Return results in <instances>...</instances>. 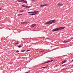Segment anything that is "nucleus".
Masks as SVG:
<instances>
[{"label":"nucleus","mask_w":73,"mask_h":73,"mask_svg":"<svg viewBox=\"0 0 73 73\" xmlns=\"http://www.w3.org/2000/svg\"><path fill=\"white\" fill-rule=\"evenodd\" d=\"M22 7H24L25 6V5H22Z\"/></svg>","instance_id":"17"},{"label":"nucleus","mask_w":73,"mask_h":73,"mask_svg":"<svg viewBox=\"0 0 73 73\" xmlns=\"http://www.w3.org/2000/svg\"><path fill=\"white\" fill-rule=\"evenodd\" d=\"M31 7H32L31 6H26V8H29Z\"/></svg>","instance_id":"12"},{"label":"nucleus","mask_w":73,"mask_h":73,"mask_svg":"<svg viewBox=\"0 0 73 73\" xmlns=\"http://www.w3.org/2000/svg\"><path fill=\"white\" fill-rule=\"evenodd\" d=\"M21 45H20V46H18V48H21Z\"/></svg>","instance_id":"14"},{"label":"nucleus","mask_w":73,"mask_h":73,"mask_svg":"<svg viewBox=\"0 0 73 73\" xmlns=\"http://www.w3.org/2000/svg\"><path fill=\"white\" fill-rule=\"evenodd\" d=\"M30 15H35V14L34 13H32V14H30Z\"/></svg>","instance_id":"13"},{"label":"nucleus","mask_w":73,"mask_h":73,"mask_svg":"<svg viewBox=\"0 0 73 73\" xmlns=\"http://www.w3.org/2000/svg\"><path fill=\"white\" fill-rule=\"evenodd\" d=\"M17 11H18V10H17Z\"/></svg>","instance_id":"35"},{"label":"nucleus","mask_w":73,"mask_h":73,"mask_svg":"<svg viewBox=\"0 0 73 73\" xmlns=\"http://www.w3.org/2000/svg\"><path fill=\"white\" fill-rule=\"evenodd\" d=\"M19 12H23V11H21V10L19 11Z\"/></svg>","instance_id":"26"},{"label":"nucleus","mask_w":73,"mask_h":73,"mask_svg":"<svg viewBox=\"0 0 73 73\" xmlns=\"http://www.w3.org/2000/svg\"><path fill=\"white\" fill-rule=\"evenodd\" d=\"M20 15H22V14H18V16H20Z\"/></svg>","instance_id":"20"},{"label":"nucleus","mask_w":73,"mask_h":73,"mask_svg":"<svg viewBox=\"0 0 73 73\" xmlns=\"http://www.w3.org/2000/svg\"><path fill=\"white\" fill-rule=\"evenodd\" d=\"M21 11H21V12H24V10H21Z\"/></svg>","instance_id":"25"},{"label":"nucleus","mask_w":73,"mask_h":73,"mask_svg":"<svg viewBox=\"0 0 73 73\" xmlns=\"http://www.w3.org/2000/svg\"><path fill=\"white\" fill-rule=\"evenodd\" d=\"M71 62H73V60L71 61Z\"/></svg>","instance_id":"31"},{"label":"nucleus","mask_w":73,"mask_h":73,"mask_svg":"<svg viewBox=\"0 0 73 73\" xmlns=\"http://www.w3.org/2000/svg\"><path fill=\"white\" fill-rule=\"evenodd\" d=\"M67 69V68H64L63 69V70H66Z\"/></svg>","instance_id":"27"},{"label":"nucleus","mask_w":73,"mask_h":73,"mask_svg":"<svg viewBox=\"0 0 73 73\" xmlns=\"http://www.w3.org/2000/svg\"><path fill=\"white\" fill-rule=\"evenodd\" d=\"M65 28V27H59L56 28V29H53L52 31V32H54L55 31H59L60 30H62V29H64V28Z\"/></svg>","instance_id":"1"},{"label":"nucleus","mask_w":73,"mask_h":73,"mask_svg":"<svg viewBox=\"0 0 73 73\" xmlns=\"http://www.w3.org/2000/svg\"><path fill=\"white\" fill-rule=\"evenodd\" d=\"M73 66V65L72 66Z\"/></svg>","instance_id":"36"},{"label":"nucleus","mask_w":73,"mask_h":73,"mask_svg":"<svg viewBox=\"0 0 73 73\" xmlns=\"http://www.w3.org/2000/svg\"><path fill=\"white\" fill-rule=\"evenodd\" d=\"M25 50H23L21 51V52H25Z\"/></svg>","instance_id":"19"},{"label":"nucleus","mask_w":73,"mask_h":73,"mask_svg":"<svg viewBox=\"0 0 73 73\" xmlns=\"http://www.w3.org/2000/svg\"><path fill=\"white\" fill-rule=\"evenodd\" d=\"M48 5V4H44V5H40V7H45V6H47V5Z\"/></svg>","instance_id":"6"},{"label":"nucleus","mask_w":73,"mask_h":73,"mask_svg":"<svg viewBox=\"0 0 73 73\" xmlns=\"http://www.w3.org/2000/svg\"><path fill=\"white\" fill-rule=\"evenodd\" d=\"M43 68H46L45 67H41V69H42Z\"/></svg>","instance_id":"21"},{"label":"nucleus","mask_w":73,"mask_h":73,"mask_svg":"<svg viewBox=\"0 0 73 73\" xmlns=\"http://www.w3.org/2000/svg\"><path fill=\"white\" fill-rule=\"evenodd\" d=\"M43 51L44 50L41 51H40V52H43Z\"/></svg>","instance_id":"29"},{"label":"nucleus","mask_w":73,"mask_h":73,"mask_svg":"<svg viewBox=\"0 0 73 73\" xmlns=\"http://www.w3.org/2000/svg\"><path fill=\"white\" fill-rule=\"evenodd\" d=\"M33 12H28V13H32Z\"/></svg>","instance_id":"15"},{"label":"nucleus","mask_w":73,"mask_h":73,"mask_svg":"<svg viewBox=\"0 0 73 73\" xmlns=\"http://www.w3.org/2000/svg\"><path fill=\"white\" fill-rule=\"evenodd\" d=\"M1 8H0V11H1Z\"/></svg>","instance_id":"32"},{"label":"nucleus","mask_w":73,"mask_h":73,"mask_svg":"<svg viewBox=\"0 0 73 73\" xmlns=\"http://www.w3.org/2000/svg\"><path fill=\"white\" fill-rule=\"evenodd\" d=\"M16 52H19V50H16Z\"/></svg>","instance_id":"23"},{"label":"nucleus","mask_w":73,"mask_h":73,"mask_svg":"<svg viewBox=\"0 0 73 73\" xmlns=\"http://www.w3.org/2000/svg\"><path fill=\"white\" fill-rule=\"evenodd\" d=\"M48 66L47 65L45 67V68H47V67H48Z\"/></svg>","instance_id":"24"},{"label":"nucleus","mask_w":73,"mask_h":73,"mask_svg":"<svg viewBox=\"0 0 73 73\" xmlns=\"http://www.w3.org/2000/svg\"><path fill=\"white\" fill-rule=\"evenodd\" d=\"M27 22H21V24H27Z\"/></svg>","instance_id":"8"},{"label":"nucleus","mask_w":73,"mask_h":73,"mask_svg":"<svg viewBox=\"0 0 73 73\" xmlns=\"http://www.w3.org/2000/svg\"><path fill=\"white\" fill-rule=\"evenodd\" d=\"M55 22H56V20H51L48 22L45 23L44 24L45 25H46L47 24H53V23H55Z\"/></svg>","instance_id":"2"},{"label":"nucleus","mask_w":73,"mask_h":73,"mask_svg":"<svg viewBox=\"0 0 73 73\" xmlns=\"http://www.w3.org/2000/svg\"><path fill=\"white\" fill-rule=\"evenodd\" d=\"M66 64H64L63 65H62V66H66Z\"/></svg>","instance_id":"16"},{"label":"nucleus","mask_w":73,"mask_h":73,"mask_svg":"<svg viewBox=\"0 0 73 73\" xmlns=\"http://www.w3.org/2000/svg\"><path fill=\"white\" fill-rule=\"evenodd\" d=\"M30 50H27V52H28V51H30Z\"/></svg>","instance_id":"30"},{"label":"nucleus","mask_w":73,"mask_h":73,"mask_svg":"<svg viewBox=\"0 0 73 73\" xmlns=\"http://www.w3.org/2000/svg\"><path fill=\"white\" fill-rule=\"evenodd\" d=\"M60 5V6H61L62 5V4H61L60 3H59L57 5Z\"/></svg>","instance_id":"11"},{"label":"nucleus","mask_w":73,"mask_h":73,"mask_svg":"<svg viewBox=\"0 0 73 73\" xmlns=\"http://www.w3.org/2000/svg\"><path fill=\"white\" fill-rule=\"evenodd\" d=\"M26 73H29V72H25Z\"/></svg>","instance_id":"22"},{"label":"nucleus","mask_w":73,"mask_h":73,"mask_svg":"<svg viewBox=\"0 0 73 73\" xmlns=\"http://www.w3.org/2000/svg\"><path fill=\"white\" fill-rule=\"evenodd\" d=\"M39 12V11H34V12H33V13H34L35 15H36L37 13H38Z\"/></svg>","instance_id":"4"},{"label":"nucleus","mask_w":73,"mask_h":73,"mask_svg":"<svg viewBox=\"0 0 73 73\" xmlns=\"http://www.w3.org/2000/svg\"><path fill=\"white\" fill-rule=\"evenodd\" d=\"M36 25V24H33L31 25V28H33L34 27H35Z\"/></svg>","instance_id":"7"},{"label":"nucleus","mask_w":73,"mask_h":73,"mask_svg":"<svg viewBox=\"0 0 73 73\" xmlns=\"http://www.w3.org/2000/svg\"><path fill=\"white\" fill-rule=\"evenodd\" d=\"M66 62V60H64L62 62V64H63L65 63V62Z\"/></svg>","instance_id":"9"},{"label":"nucleus","mask_w":73,"mask_h":73,"mask_svg":"<svg viewBox=\"0 0 73 73\" xmlns=\"http://www.w3.org/2000/svg\"><path fill=\"white\" fill-rule=\"evenodd\" d=\"M55 49L54 48V49H53V50H54Z\"/></svg>","instance_id":"33"},{"label":"nucleus","mask_w":73,"mask_h":73,"mask_svg":"<svg viewBox=\"0 0 73 73\" xmlns=\"http://www.w3.org/2000/svg\"><path fill=\"white\" fill-rule=\"evenodd\" d=\"M67 42H69V41H63V42L64 43H66Z\"/></svg>","instance_id":"10"},{"label":"nucleus","mask_w":73,"mask_h":73,"mask_svg":"<svg viewBox=\"0 0 73 73\" xmlns=\"http://www.w3.org/2000/svg\"><path fill=\"white\" fill-rule=\"evenodd\" d=\"M0 65H1V64H0Z\"/></svg>","instance_id":"34"},{"label":"nucleus","mask_w":73,"mask_h":73,"mask_svg":"<svg viewBox=\"0 0 73 73\" xmlns=\"http://www.w3.org/2000/svg\"><path fill=\"white\" fill-rule=\"evenodd\" d=\"M19 44V42H17L15 43V45H17Z\"/></svg>","instance_id":"18"},{"label":"nucleus","mask_w":73,"mask_h":73,"mask_svg":"<svg viewBox=\"0 0 73 73\" xmlns=\"http://www.w3.org/2000/svg\"><path fill=\"white\" fill-rule=\"evenodd\" d=\"M53 60H51L50 61H48V62H44L43 63H42V64H46V63H48L49 62H52V61H53Z\"/></svg>","instance_id":"5"},{"label":"nucleus","mask_w":73,"mask_h":73,"mask_svg":"<svg viewBox=\"0 0 73 73\" xmlns=\"http://www.w3.org/2000/svg\"><path fill=\"white\" fill-rule=\"evenodd\" d=\"M18 2H20V3H27V1H24V0H17Z\"/></svg>","instance_id":"3"},{"label":"nucleus","mask_w":73,"mask_h":73,"mask_svg":"<svg viewBox=\"0 0 73 73\" xmlns=\"http://www.w3.org/2000/svg\"><path fill=\"white\" fill-rule=\"evenodd\" d=\"M24 7L25 8H27V6H25Z\"/></svg>","instance_id":"28"}]
</instances>
